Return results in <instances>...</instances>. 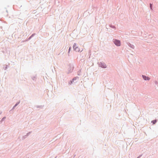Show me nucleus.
<instances>
[{"label":"nucleus","instance_id":"nucleus-5","mask_svg":"<svg viewBox=\"0 0 158 158\" xmlns=\"http://www.w3.org/2000/svg\"><path fill=\"white\" fill-rule=\"evenodd\" d=\"M156 120H153L152 121V123L153 124H154L156 122Z\"/></svg>","mask_w":158,"mask_h":158},{"label":"nucleus","instance_id":"nucleus-7","mask_svg":"<svg viewBox=\"0 0 158 158\" xmlns=\"http://www.w3.org/2000/svg\"><path fill=\"white\" fill-rule=\"evenodd\" d=\"M71 50V47H70L69 50L68 52L69 53Z\"/></svg>","mask_w":158,"mask_h":158},{"label":"nucleus","instance_id":"nucleus-1","mask_svg":"<svg viewBox=\"0 0 158 158\" xmlns=\"http://www.w3.org/2000/svg\"><path fill=\"white\" fill-rule=\"evenodd\" d=\"M113 42L117 46H120V42L119 40L115 39L113 40Z\"/></svg>","mask_w":158,"mask_h":158},{"label":"nucleus","instance_id":"nucleus-2","mask_svg":"<svg viewBox=\"0 0 158 158\" xmlns=\"http://www.w3.org/2000/svg\"><path fill=\"white\" fill-rule=\"evenodd\" d=\"M76 44L75 43L73 45V48L74 49V50L75 51H76V52H79L80 51V50L79 49V48L78 47H76Z\"/></svg>","mask_w":158,"mask_h":158},{"label":"nucleus","instance_id":"nucleus-3","mask_svg":"<svg viewBox=\"0 0 158 158\" xmlns=\"http://www.w3.org/2000/svg\"><path fill=\"white\" fill-rule=\"evenodd\" d=\"M101 67L102 68H105L106 67V66L104 64H101Z\"/></svg>","mask_w":158,"mask_h":158},{"label":"nucleus","instance_id":"nucleus-6","mask_svg":"<svg viewBox=\"0 0 158 158\" xmlns=\"http://www.w3.org/2000/svg\"><path fill=\"white\" fill-rule=\"evenodd\" d=\"M150 8L152 10V5L151 4H150Z\"/></svg>","mask_w":158,"mask_h":158},{"label":"nucleus","instance_id":"nucleus-4","mask_svg":"<svg viewBox=\"0 0 158 158\" xmlns=\"http://www.w3.org/2000/svg\"><path fill=\"white\" fill-rule=\"evenodd\" d=\"M143 78L145 80H149V78L148 77H146L145 76H143Z\"/></svg>","mask_w":158,"mask_h":158}]
</instances>
